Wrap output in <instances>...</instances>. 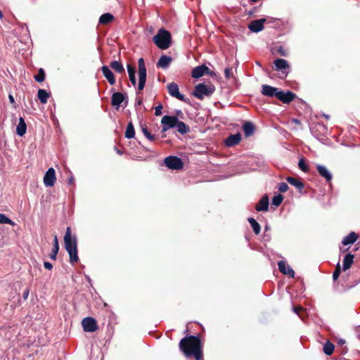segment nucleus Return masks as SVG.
Wrapping results in <instances>:
<instances>
[{
  "instance_id": "obj_1",
  "label": "nucleus",
  "mask_w": 360,
  "mask_h": 360,
  "mask_svg": "<svg viewBox=\"0 0 360 360\" xmlns=\"http://www.w3.org/2000/svg\"><path fill=\"white\" fill-rule=\"evenodd\" d=\"M65 247L70 256V262L72 264L79 260L77 256V240L75 236H72L71 230L68 227L64 236Z\"/></svg>"
},
{
  "instance_id": "obj_2",
  "label": "nucleus",
  "mask_w": 360,
  "mask_h": 360,
  "mask_svg": "<svg viewBox=\"0 0 360 360\" xmlns=\"http://www.w3.org/2000/svg\"><path fill=\"white\" fill-rule=\"evenodd\" d=\"M179 347L186 356H192L193 351L201 348L200 339L193 335L186 337L180 341Z\"/></svg>"
},
{
  "instance_id": "obj_3",
  "label": "nucleus",
  "mask_w": 360,
  "mask_h": 360,
  "mask_svg": "<svg viewBox=\"0 0 360 360\" xmlns=\"http://www.w3.org/2000/svg\"><path fill=\"white\" fill-rule=\"evenodd\" d=\"M153 39L156 46L162 50L168 49L172 42L170 33L164 29L159 30Z\"/></svg>"
},
{
  "instance_id": "obj_4",
  "label": "nucleus",
  "mask_w": 360,
  "mask_h": 360,
  "mask_svg": "<svg viewBox=\"0 0 360 360\" xmlns=\"http://www.w3.org/2000/svg\"><path fill=\"white\" fill-rule=\"evenodd\" d=\"M214 91V86L199 84L195 87L193 96L199 99H203L205 96H210Z\"/></svg>"
},
{
  "instance_id": "obj_5",
  "label": "nucleus",
  "mask_w": 360,
  "mask_h": 360,
  "mask_svg": "<svg viewBox=\"0 0 360 360\" xmlns=\"http://www.w3.org/2000/svg\"><path fill=\"white\" fill-rule=\"evenodd\" d=\"M139 65V85L138 89L139 91L143 89L146 81V68L143 58H141L138 61Z\"/></svg>"
},
{
  "instance_id": "obj_6",
  "label": "nucleus",
  "mask_w": 360,
  "mask_h": 360,
  "mask_svg": "<svg viewBox=\"0 0 360 360\" xmlns=\"http://www.w3.org/2000/svg\"><path fill=\"white\" fill-rule=\"evenodd\" d=\"M166 166L172 169H180L183 167L182 160L176 156H169L165 159Z\"/></svg>"
},
{
  "instance_id": "obj_7",
  "label": "nucleus",
  "mask_w": 360,
  "mask_h": 360,
  "mask_svg": "<svg viewBox=\"0 0 360 360\" xmlns=\"http://www.w3.org/2000/svg\"><path fill=\"white\" fill-rule=\"evenodd\" d=\"M178 120V118L175 116H163L161 120V123L163 125L162 131H166L169 129L175 127Z\"/></svg>"
},
{
  "instance_id": "obj_8",
  "label": "nucleus",
  "mask_w": 360,
  "mask_h": 360,
  "mask_svg": "<svg viewBox=\"0 0 360 360\" xmlns=\"http://www.w3.org/2000/svg\"><path fill=\"white\" fill-rule=\"evenodd\" d=\"M167 88L170 96L182 101H186L185 96L180 94L179 86L176 83L172 82L168 84Z\"/></svg>"
},
{
  "instance_id": "obj_9",
  "label": "nucleus",
  "mask_w": 360,
  "mask_h": 360,
  "mask_svg": "<svg viewBox=\"0 0 360 360\" xmlns=\"http://www.w3.org/2000/svg\"><path fill=\"white\" fill-rule=\"evenodd\" d=\"M44 184L46 186L51 187L56 181V172L53 168H49L44 176Z\"/></svg>"
},
{
  "instance_id": "obj_10",
  "label": "nucleus",
  "mask_w": 360,
  "mask_h": 360,
  "mask_svg": "<svg viewBox=\"0 0 360 360\" xmlns=\"http://www.w3.org/2000/svg\"><path fill=\"white\" fill-rule=\"evenodd\" d=\"M82 325L85 332H94L97 329L96 321L91 317L84 318L82 321Z\"/></svg>"
},
{
  "instance_id": "obj_11",
  "label": "nucleus",
  "mask_w": 360,
  "mask_h": 360,
  "mask_svg": "<svg viewBox=\"0 0 360 360\" xmlns=\"http://www.w3.org/2000/svg\"><path fill=\"white\" fill-rule=\"evenodd\" d=\"M266 22L265 18H260L252 20L248 25V28L252 32H259L264 29V23Z\"/></svg>"
},
{
  "instance_id": "obj_12",
  "label": "nucleus",
  "mask_w": 360,
  "mask_h": 360,
  "mask_svg": "<svg viewBox=\"0 0 360 360\" xmlns=\"http://www.w3.org/2000/svg\"><path fill=\"white\" fill-rule=\"evenodd\" d=\"M279 271L283 274L288 275L291 278H294L295 272L292 269L285 263L284 261H279L278 262Z\"/></svg>"
},
{
  "instance_id": "obj_13",
  "label": "nucleus",
  "mask_w": 360,
  "mask_h": 360,
  "mask_svg": "<svg viewBox=\"0 0 360 360\" xmlns=\"http://www.w3.org/2000/svg\"><path fill=\"white\" fill-rule=\"evenodd\" d=\"M295 97V94L288 91L287 92H284L283 91H280L278 94H277V98L281 101L284 103H289L291 102Z\"/></svg>"
},
{
  "instance_id": "obj_14",
  "label": "nucleus",
  "mask_w": 360,
  "mask_h": 360,
  "mask_svg": "<svg viewBox=\"0 0 360 360\" xmlns=\"http://www.w3.org/2000/svg\"><path fill=\"white\" fill-rule=\"evenodd\" d=\"M274 65L277 70H281L283 74L287 75L289 65L285 60L282 58L277 59L275 60Z\"/></svg>"
},
{
  "instance_id": "obj_15",
  "label": "nucleus",
  "mask_w": 360,
  "mask_h": 360,
  "mask_svg": "<svg viewBox=\"0 0 360 360\" xmlns=\"http://www.w3.org/2000/svg\"><path fill=\"white\" fill-rule=\"evenodd\" d=\"M262 94L269 97L276 96L277 98V94H278L280 91L278 89L266 84L262 85Z\"/></svg>"
},
{
  "instance_id": "obj_16",
  "label": "nucleus",
  "mask_w": 360,
  "mask_h": 360,
  "mask_svg": "<svg viewBox=\"0 0 360 360\" xmlns=\"http://www.w3.org/2000/svg\"><path fill=\"white\" fill-rule=\"evenodd\" d=\"M124 98V95L122 93L115 92L112 96L111 104L116 109H118Z\"/></svg>"
},
{
  "instance_id": "obj_17",
  "label": "nucleus",
  "mask_w": 360,
  "mask_h": 360,
  "mask_svg": "<svg viewBox=\"0 0 360 360\" xmlns=\"http://www.w3.org/2000/svg\"><path fill=\"white\" fill-rule=\"evenodd\" d=\"M209 71V68L205 65H202L194 68L191 72L193 78H200Z\"/></svg>"
},
{
  "instance_id": "obj_18",
  "label": "nucleus",
  "mask_w": 360,
  "mask_h": 360,
  "mask_svg": "<svg viewBox=\"0 0 360 360\" xmlns=\"http://www.w3.org/2000/svg\"><path fill=\"white\" fill-rule=\"evenodd\" d=\"M316 169L318 170L319 174L326 180L329 182L332 180V174L329 172V170L323 165H318L316 166Z\"/></svg>"
},
{
  "instance_id": "obj_19",
  "label": "nucleus",
  "mask_w": 360,
  "mask_h": 360,
  "mask_svg": "<svg viewBox=\"0 0 360 360\" xmlns=\"http://www.w3.org/2000/svg\"><path fill=\"white\" fill-rule=\"evenodd\" d=\"M101 70H102V72H103L104 77L108 81V82L111 85H113L115 83V79L113 73L109 69V68L108 66L104 65L101 68Z\"/></svg>"
},
{
  "instance_id": "obj_20",
  "label": "nucleus",
  "mask_w": 360,
  "mask_h": 360,
  "mask_svg": "<svg viewBox=\"0 0 360 360\" xmlns=\"http://www.w3.org/2000/svg\"><path fill=\"white\" fill-rule=\"evenodd\" d=\"M171 62H172V58L170 56L163 55L159 58L158 62L157 63V66L158 68L166 69L169 67Z\"/></svg>"
},
{
  "instance_id": "obj_21",
  "label": "nucleus",
  "mask_w": 360,
  "mask_h": 360,
  "mask_svg": "<svg viewBox=\"0 0 360 360\" xmlns=\"http://www.w3.org/2000/svg\"><path fill=\"white\" fill-rule=\"evenodd\" d=\"M269 209V198L266 195H264L259 200V203L256 206V210L258 212L267 211Z\"/></svg>"
},
{
  "instance_id": "obj_22",
  "label": "nucleus",
  "mask_w": 360,
  "mask_h": 360,
  "mask_svg": "<svg viewBox=\"0 0 360 360\" xmlns=\"http://www.w3.org/2000/svg\"><path fill=\"white\" fill-rule=\"evenodd\" d=\"M26 130V123L22 117H20L18 124L16 127V134L20 136H22L25 134Z\"/></svg>"
},
{
  "instance_id": "obj_23",
  "label": "nucleus",
  "mask_w": 360,
  "mask_h": 360,
  "mask_svg": "<svg viewBox=\"0 0 360 360\" xmlns=\"http://www.w3.org/2000/svg\"><path fill=\"white\" fill-rule=\"evenodd\" d=\"M241 139V136L239 134H233L229 136L226 140V145L227 146H233L238 144Z\"/></svg>"
},
{
  "instance_id": "obj_24",
  "label": "nucleus",
  "mask_w": 360,
  "mask_h": 360,
  "mask_svg": "<svg viewBox=\"0 0 360 360\" xmlns=\"http://www.w3.org/2000/svg\"><path fill=\"white\" fill-rule=\"evenodd\" d=\"M358 238V235L354 232L350 233L346 237L344 238L342 240V244L345 245H347L349 244L354 243Z\"/></svg>"
},
{
  "instance_id": "obj_25",
  "label": "nucleus",
  "mask_w": 360,
  "mask_h": 360,
  "mask_svg": "<svg viewBox=\"0 0 360 360\" xmlns=\"http://www.w3.org/2000/svg\"><path fill=\"white\" fill-rule=\"evenodd\" d=\"M354 255L352 254H347L345 255L343 259V270L346 271L349 269L353 263Z\"/></svg>"
},
{
  "instance_id": "obj_26",
  "label": "nucleus",
  "mask_w": 360,
  "mask_h": 360,
  "mask_svg": "<svg viewBox=\"0 0 360 360\" xmlns=\"http://www.w3.org/2000/svg\"><path fill=\"white\" fill-rule=\"evenodd\" d=\"M243 129L245 136H249L254 132L255 127L252 122H245L243 124Z\"/></svg>"
},
{
  "instance_id": "obj_27",
  "label": "nucleus",
  "mask_w": 360,
  "mask_h": 360,
  "mask_svg": "<svg viewBox=\"0 0 360 360\" xmlns=\"http://www.w3.org/2000/svg\"><path fill=\"white\" fill-rule=\"evenodd\" d=\"M287 181L292 186H294L297 188L302 190L304 188V185L301 181L294 177L288 176L286 179Z\"/></svg>"
},
{
  "instance_id": "obj_28",
  "label": "nucleus",
  "mask_w": 360,
  "mask_h": 360,
  "mask_svg": "<svg viewBox=\"0 0 360 360\" xmlns=\"http://www.w3.org/2000/svg\"><path fill=\"white\" fill-rule=\"evenodd\" d=\"M110 67L117 72L122 73L124 72V69L122 64L117 60L112 61L110 63Z\"/></svg>"
},
{
  "instance_id": "obj_29",
  "label": "nucleus",
  "mask_w": 360,
  "mask_h": 360,
  "mask_svg": "<svg viewBox=\"0 0 360 360\" xmlns=\"http://www.w3.org/2000/svg\"><path fill=\"white\" fill-rule=\"evenodd\" d=\"M127 71L129 73V80L131 84L135 86L136 84V77H135V70L131 65H127Z\"/></svg>"
},
{
  "instance_id": "obj_30",
  "label": "nucleus",
  "mask_w": 360,
  "mask_h": 360,
  "mask_svg": "<svg viewBox=\"0 0 360 360\" xmlns=\"http://www.w3.org/2000/svg\"><path fill=\"white\" fill-rule=\"evenodd\" d=\"M135 135V131L134 126L131 122L128 123L127 129L125 131V137L127 139L134 138Z\"/></svg>"
},
{
  "instance_id": "obj_31",
  "label": "nucleus",
  "mask_w": 360,
  "mask_h": 360,
  "mask_svg": "<svg viewBox=\"0 0 360 360\" xmlns=\"http://www.w3.org/2000/svg\"><path fill=\"white\" fill-rule=\"evenodd\" d=\"M38 98L40 100L41 103H46L47 100L49 97V94L46 92V91L44 89H39L38 91L37 94Z\"/></svg>"
},
{
  "instance_id": "obj_32",
  "label": "nucleus",
  "mask_w": 360,
  "mask_h": 360,
  "mask_svg": "<svg viewBox=\"0 0 360 360\" xmlns=\"http://www.w3.org/2000/svg\"><path fill=\"white\" fill-rule=\"evenodd\" d=\"M248 221L250 224L255 233L257 235L259 234L260 232V225L257 222V221L255 219L252 217L248 219Z\"/></svg>"
},
{
  "instance_id": "obj_33",
  "label": "nucleus",
  "mask_w": 360,
  "mask_h": 360,
  "mask_svg": "<svg viewBox=\"0 0 360 360\" xmlns=\"http://www.w3.org/2000/svg\"><path fill=\"white\" fill-rule=\"evenodd\" d=\"M113 20V15L110 13L103 14L99 18L101 24H107Z\"/></svg>"
},
{
  "instance_id": "obj_34",
  "label": "nucleus",
  "mask_w": 360,
  "mask_h": 360,
  "mask_svg": "<svg viewBox=\"0 0 360 360\" xmlns=\"http://www.w3.org/2000/svg\"><path fill=\"white\" fill-rule=\"evenodd\" d=\"M175 127H176L177 131L182 134H186L188 130L186 124L184 122L179 120L177 121V124H176Z\"/></svg>"
},
{
  "instance_id": "obj_35",
  "label": "nucleus",
  "mask_w": 360,
  "mask_h": 360,
  "mask_svg": "<svg viewBox=\"0 0 360 360\" xmlns=\"http://www.w3.org/2000/svg\"><path fill=\"white\" fill-rule=\"evenodd\" d=\"M58 250H59V244H58V238H57V236H55L54 240H53V251H52V255H51V259H56V255L58 252Z\"/></svg>"
},
{
  "instance_id": "obj_36",
  "label": "nucleus",
  "mask_w": 360,
  "mask_h": 360,
  "mask_svg": "<svg viewBox=\"0 0 360 360\" xmlns=\"http://www.w3.org/2000/svg\"><path fill=\"white\" fill-rule=\"evenodd\" d=\"M333 351H334V345L332 343L327 342L323 345V352L326 355H331L333 354Z\"/></svg>"
},
{
  "instance_id": "obj_37",
  "label": "nucleus",
  "mask_w": 360,
  "mask_h": 360,
  "mask_svg": "<svg viewBox=\"0 0 360 360\" xmlns=\"http://www.w3.org/2000/svg\"><path fill=\"white\" fill-rule=\"evenodd\" d=\"M0 224H10L14 226L15 223L4 214H0Z\"/></svg>"
},
{
  "instance_id": "obj_38",
  "label": "nucleus",
  "mask_w": 360,
  "mask_h": 360,
  "mask_svg": "<svg viewBox=\"0 0 360 360\" xmlns=\"http://www.w3.org/2000/svg\"><path fill=\"white\" fill-rule=\"evenodd\" d=\"M298 167L299 168L304 172H307L309 171V167L306 164L305 160L304 158H301L298 162Z\"/></svg>"
},
{
  "instance_id": "obj_39",
  "label": "nucleus",
  "mask_w": 360,
  "mask_h": 360,
  "mask_svg": "<svg viewBox=\"0 0 360 360\" xmlns=\"http://www.w3.org/2000/svg\"><path fill=\"white\" fill-rule=\"evenodd\" d=\"M283 200V195H281L280 194L277 195L273 198L272 204L277 207L281 204Z\"/></svg>"
},
{
  "instance_id": "obj_40",
  "label": "nucleus",
  "mask_w": 360,
  "mask_h": 360,
  "mask_svg": "<svg viewBox=\"0 0 360 360\" xmlns=\"http://www.w3.org/2000/svg\"><path fill=\"white\" fill-rule=\"evenodd\" d=\"M34 79L38 82H41L45 79V73L42 69H40L39 73L34 76Z\"/></svg>"
},
{
  "instance_id": "obj_41",
  "label": "nucleus",
  "mask_w": 360,
  "mask_h": 360,
  "mask_svg": "<svg viewBox=\"0 0 360 360\" xmlns=\"http://www.w3.org/2000/svg\"><path fill=\"white\" fill-rule=\"evenodd\" d=\"M192 356H193L195 359V360H202V354L201 348L198 349L196 351H193Z\"/></svg>"
},
{
  "instance_id": "obj_42",
  "label": "nucleus",
  "mask_w": 360,
  "mask_h": 360,
  "mask_svg": "<svg viewBox=\"0 0 360 360\" xmlns=\"http://www.w3.org/2000/svg\"><path fill=\"white\" fill-rule=\"evenodd\" d=\"M340 264L338 263L336 266V268H335V271L333 272V278L335 281L338 279V278L340 276Z\"/></svg>"
},
{
  "instance_id": "obj_43",
  "label": "nucleus",
  "mask_w": 360,
  "mask_h": 360,
  "mask_svg": "<svg viewBox=\"0 0 360 360\" xmlns=\"http://www.w3.org/2000/svg\"><path fill=\"white\" fill-rule=\"evenodd\" d=\"M288 186L286 183L285 182H281L278 185V190L282 192V193H285L288 191Z\"/></svg>"
},
{
  "instance_id": "obj_44",
  "label": "nucleus",
  "mask_w": 360,
  "mask_h": 360,
  "mask_svg": "<svg viewBox=\"0 0 360 360\" xmlns=\"http://www.w3.org/2000/svg\"><path fill=\"white\" fill-rule=\"evenodd\" d=\"M142 131L146 137H147L149 140L153 141L154 139V136L151 135L146 127H142Z\"/></svg>"
},
{
  "instance_id": "obj_45",
  "label": "nucleus",
  "mask_w": 360,
  "mask_h": 360,
  "mask_svg": "<svg viewBox=\"0 0 360 360\" xmlns=\"http://www.w3.org/2000/svg\"><path fill=\"white\" fill-rule=\"evenodd\" d=\"M224 75L226 79H230L232 76V70L230 68H226L224 70Z\"/></svg>"
},
{
  "instance_id": "obj_46",
  "label": "nucleus",
  "mask_w": 360,
  "mask_h": 360,
  "mask_svg": "<svg viewBox=\"0 0 360 360\" xmlns=\"http://www.w3.org/2000/svg\"><path fill=\"white\" fill-rule=\"evenodd\" d=\"M162 105H158L155 108V115L156 116H159L162 114Z\"/></svg>"
},
{
  "instance_id": "obj_47",
  "label": "nucleus",
  "mask_w": 360,
  "mask_h": 360,
  "mask_svg": "<svg viewBox=\"0 0 360 360\" xmlns=\"http://www.w3.org/2000/svg\"><path fill=\"white\" fill-rule=\"evenodd\" d=\"M44 266L45 269H49V270H51L53 268V265L51 264V263H50L49 262H44Z\"/></svg>"
},
{
  "instance_id": "obj_48",
  "label": "nucleus",
  "mask_w": 360,
  "mask_h": 360,
  "mask_svg": "<svg viewBox=\"0 0 360 360\" xmlns=\"http://www.w3.org/2000/svg\"><path fill=\"white\" fill-rule=\"evenodd\" d=\"M301 310H302V307H293V311H294L296 314H299V312H300V311H301Z\"/></svg>"
},
{
  "instance_id": "obj_49",
  "label": "nucleus",
  "mask_w": 360,
  "mask_h": 360,
  "mask_svg": "<svg viewBox=\"0 0 360 360\" xmlns=\"http://www.w3.org/2000/svg\"><path fill=\"white\" fill-rule=\"evenodd\" d=\"M8 99H9V101L11 102V103H12V104L15 103L14 98L11 94L8 95Z\"/></svg>"
},
{
  "instance_id": "obj_50",
  "label": "nucleus",
  "mask_w": 360,
  "mask_h": 360,
  "mask_svg": "<svg viewBox=\"0 0 360 360\" xmlns=\"http://www.w3.org/2000/svg\"><path fill=\"white\" fill-rule=\"evenodd\" d=\"M28 295H29V290H27L26 291H25L23 292V298L25 300H26L27 298V297H28Z\"/></svg>"
},
{
  "instance_id": "obj_51",
  "label": "nucleus",
  "mask_w": 360,
  "mask_h": 360,
  "mask_svg": "<svg viewBox=\"0 0 360 360\" xmlns=\"http://www.w3.org/2000/svg\"><path fill=\"white\" fill-rule=\"evenodd\" d=\"M279 53H281V55L282 56H285V51L283 50L282 48H280L279 50H278Z\"/></svg>"
},
{
  "instance_id": "obj_52",
  "label": "nucleus",
  "mask_w": 360,
  "mask_h": 360,
  "mask_svg": "<svg viewBox=\"0 0 360 360\" xmlns=\"http://www.w3.org/2000/svg\"><path fill=\"white\" fill-rule=\"evenodd\" d=\"M3 18V14L1 13V11H0V19H2Z\"/></svg>"
},
{
  "instance_id": "obj_53",
  "label": "nucleus",
  "mask_w": 360,
  "mask_h": 360,
  "mask_svg": "<svg viewBox=\"0 0 360 360\" xmlns=\"http://www.w3.org/2000/svg\"><path fill=\"white\" fill-rule=\"evenodd\" d=\"M250 1H251L252 2H253V3H256V2H257L259 0H250Z\"/></svg>"
},
{
  "instance_id": "obj_54",
  "label": "nucleus",
  "mask_w": 360,
  "mask_h": 360,
  "mask_svg": "<svg viewBox=\"0 0 360 360\" xmlns=\"http://www.w3.org/2000/svg\"><path fill=\"white\" fill-rule=\"evenodd\" d=\"M294 122H295V123H298V122H299V121H298L297 120H294Z\"/></svg>"
},
{
  "instance_id": "obj_55",
  "label": "nucleus",
  "mask_w": 360,
  "mask_h": 360,
  "mask_svg": "<svg viewBox=\"0 0 360 360\" xmlns=\"http://www.w3.org/2000/svg\"><path fill=\"white\" fill-rule=\"evenodd\" d=\"M326 117V119H328L329 118V116L328 115H324Z\"/></svg>"
}]
</instances>
